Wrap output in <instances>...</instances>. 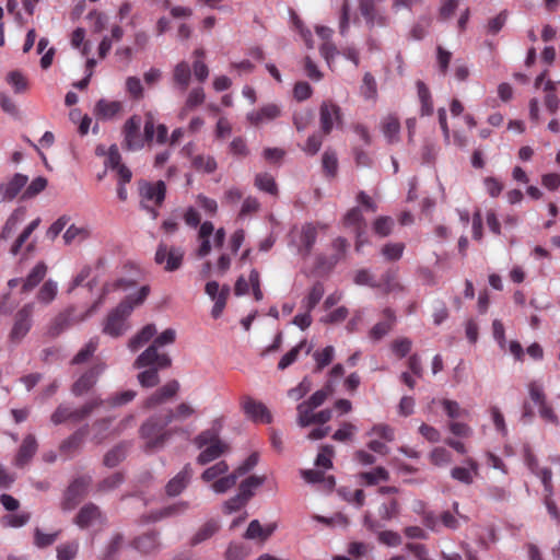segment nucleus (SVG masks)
Wrapping results in <instances>:
<instances>
[{
	"mask_svg": "<svg viewBox=\"0 0 560 560\" xmlns=\"http://www.w3.org/2000/svg\"><path fill=\"white\" fill-rule=\"evenodd\" d=\"M150 294V287L143 285L136 294L122 300L106 317L103 331L112 337H118L126 330V319L136 306L141 305Z\"/></svg>",
	"mask_w": 560,
	"mask_h": 560,
	"instance_id": "f257e3e1",
	"label": "nucleus"
},
{
	"mask_svg": "<svg viewBox=\"0 0 560 560\" xmlns=\"http://www.w3.org/2000/svg\"><path fill=\"white\" fill-rule=\"evenodd\" d=\"M176 339V331L173 328H167L161 332L135 361L136 369H142L149 365H158L160 368H170L172 359L165 352H159L158 348L172 345Z\"/></svg>",
	"mask_w": 560,
	"mask_h": 560,
	"instance_id": "f03ea898",
	"label": "nucleus"
},
{
	"mask_svg": "<svg viewBox=\"0 0 560 560\" xmlns=\"http://www.w3.org/2000/svg\"><path fill=\"white\" fill-rule=\"evenodd\" d=\"M140 206L155 220L159 217L158 208L161 207L166 196V185L163 180L139 183Z\"/></svg>",
	"mask_w": 560,
	"mask_h": 560,
	"instance_id": "7ed1b4c3",
	"label": "nucleus"
},
{
	"mask_svg": "<svg viewBox=\"0 0 560 560\" xmlns=\"http://www.w3.org/2000/svg\"><path fill=\"white\" fill-rule=\"evenodd\" d=\"M34 304H24L14 315L13 325L9 332L12 343H20L33 326Z\"/></svg>",
	"mask_w": 560,
	"mask_h": 560,
	"instance_id": "20e7f679",
	"label": "nucleus"
},
{
	"mask_svg": "<svg viewBox=\"0 0 560 560\" xmlns=\"http://www.w3.org/2000/svg\"><path fill=\"white\" fill-rule=\"evenodd\" d=\"M142 119L138 115H132L126 120L122 127L124 141L122 147L128 151H137L143 148L144 139L141 135Z\"/></svg>",
	"mask_w": 560,
	"mask_h": 560,
	"instance_id": "39448f33",
	"label": "nucleus"
},
{
	"mask_svg": "<svg viewBox=\"0 0 560 560\" xmlns=\"http://www.w3.org/2000/svg\"><path fill=\"white\" fill-rule=\"evenodd\" d=\"M164 421L160 424L156 420L150 419L145 423L141 425L140 433L141 436L148 440V447H159L162 446L172 435V431H165Z\"/></svg>",
	"mask_w": 560,
	"mask_h": 560,
	"instance_id": "423d86ee",
	"label": "nucleus"
},
{
	"mask_svg": "<svg viewBox=\"0 0 560 560\" xmlns=\"http://www.w3.org/2000/svg\"><path fill=\"white\" fill-rule=\"evenodd\" d=\"M342 114L340 107L331 101H324L319 107L320 132L327 136L332 128L341 124Z\"/></svg>",
	"mask_w": 560,
	"mask_h": 560,
	"instance_id": "0eeeda50",
	"label": "nucleus"
},
{
	"mask_svg": "<svg viewBox=\"0 0 560 560\" xmlns=\"http://www.w3.org/2000/svg\"><path fill=\"white\" fill-rule=\"evenodd\" d=\"M183 258L184 252L180 248L174 246L170 247L161 243L158 246L154 259L156 264L164 265L166 271H175L182 266Z\"/></svg>",
	"mask_w": 560,
	"mask_h": 560,
	"instance_id": "6e6552de",
	"label": "nucleus"
},
{
	"mask_svg": "<svg viewBox=\"0 0 560 560\" xmlns=\"http://www.w3.org/2000/svg\"><path fill=\"white\" fill-rule=\"evenodd\" d=\"M241 407L245 416L254 422L271 423L272 416L268 408L253 397L246 395L241 399Z\"/></svg>",
	"mask_w": 560,
	"mask_h": 560,
	"instance_id": "1a4fd4ad",
	"label": "nucleus"
},
{
	"mask_svg": "<svg viewBox=\"0 0 560 560\" xmlns=\"http://www.w3.org/2000/svg\"><path fill=\"white\" fill-rule=\"evenodd\" d=\"M90 476H82L74 479L70 486L68 487L62 506L65 510H72L77 506V504L81 501V499L85 495L89 486L91 485Z\"/></svg>",
	"mask_w": 560,
	"mask_h": 560,
	"instance_id": "9d476101",
	"label": "nucleus"
},
{
	"mask_svg": "<svg viewBox=\"0 0 560 560\" xmlns=\"http://www.w3.org/2000/svg\"><path fill=\"white\" fill-rule=\"evenodd\" d=\"M105 364L97 363L85 371L72 385V394L82 396L94 387L97 383L100 375L104 372Z\"/></svg>",
	"mask_w": 560,
	"mask_h": 560,
	"instance_id": "9b49d317",
	"label": "nucleus"
},
{
	"mask_svg": "<svg viewBox=\"0 0 560 560\" xmlns=\"http://www.w3.org/2000/svg\"><path fill=\"white\" fill-rule=\"evenodd\" d=\"M381 2L383 0H359L360 14L370 28L387 25V19L376 9V5Z\"/></svg>",
	"mask_w": 560,
	"mask_h": 560,
	"instance_id": "f8f14e48",
	"label": "nucleus"
},
{
	"mask_svg": "<svg viewBox=\"0 0 560 560\" xmlns=\"http://www.w3.org/2000/svg\"><path fill=\"white\" fill-rule=\"evenodd\" d=\"M28 182V177L26 175L16 173L14 174L8 183L0 185V203L5 201L13 200L23 188H25Z\"/></svg>",
	"mask_w": 560,
	"mask_h": 560,
	"instance_id": "ddd939ff",
	"label": "nucleus"
},
{
	"mask_svg": "<svg viewBox=\"0 0 560 560\" xmlns=\"http://www.w3.org/2000/svg\"><path fill=\"white\" fill-rule=\"evenodd\" d=\"M74 312L73 307H69L66 311L59 313L50 324L49 334L52 337L59 336L65 329L69 328L71 325L83 320L91 312L90 310L84 316L74 317L72 314Z\"/></svg>",
	"mask_w": 560,
	"mask_h": 560,
	"instance_id": "4468645a",
	"label": "nucleus"
},
{
	"mask_svg": "<svg viewBox=\"0 0 560 560\" xmlns=\"http://www.w3.org/2000/svg\"><path fill=\"white\" fill-rule=\"evenodd\" d=\"M37 448L38 444L35 435L27 434L19 447V451L13 459V464L19 468H23L31 462L37 452Z\"/></svg>",
	"mask_w": 560,
	"mask_h": 560,
	"instance_id": "2eb2a0df",
	"label": "nucleus"
},
{
	"mask_svg": "<svg viewBox=\"0 0 560 560\" xmlns=\"http://www.w3.org/2000/svg\"><path fill=\"white\" fill-rule=\"evenodd\" d=\"M179 383L176 380H172L167 382L165 385L156 389L148 399L145 400L147 408H153L160 404L165 402L166 400L172 399L179 390Z\"/></svg>",
	"mask_w": 560,
	"mask_h": 560,
	"instance_id": "dca6fc26",
	"label": "nucleus"
},
{
	"mask_svg": "<svg viewBox=\"0 0 560 560\" xmlns=\"http://www.w3.org/2000/svg\"><path fill=\"white\" fill-rule=\"evenodd\" d=\"M281 114V109L276 104H267L257 110H253L247 114V120L253 126H260L265 122L271 121L278 118Z\"/></svg>",
	"mask_w": 560,
	"mask_h": 560,
	"instance_id": "f3484780",
	"label": "nucleus"
},
{
	"mask_svg": "<svg viewBox=\"0 0 560 560\" xmlns=\"http://www.w3.org/2000/svg\"><path fill=\"white\" fill-rule=\"evenodd\" d=\"M192 476V469L190 464H186L184 468L172 478L166 487V494L170 497H176L182 493V491L187 487Z\"/></svg>",
	"mask_w": 560,
	"mask_h": 560,
	"instance_id": "a211bd4d",
	"label": "nucleus"
},
{
	"mask_svg": "<svg viewBox=\"0 0 560 560\" xmlns=\"http://www.w3.org/2000/svg\"><path fill=\"white\" fill-rule=\"evenodd\" d=\"M466 466H456L451 470V476L453 479L464 483L471 485L474 482L475 477L478 475L479 466L478 463L472 458H467L465 460Z\"/></svg>",
	"mask_w": 560,
	"mask_h": 560,
	"instance_id": "6ab92c4d",
	"label": "nucleus"
},
{
	"mask_svg": "<svg viewBox=\"0 0 560 560\" xmlns=\"http://www.w3.org/2000/svg\"><path fill=\"white\" fill-rule=\"evenodd\" d=\"M89 432V425L85 424L74 431L69 438L61 442L59 450L62 454L71 456L83 444V441Z\"/></svg>",
	"mask_w": 560,
	"mask_h": 560,
	"instance_id": "aec40b11",
	"label": "nucleus"
},
{
	"mask_svg": "<svg viewBox=\"0 0 560 560\" xmlns=\"http://www.w3.org/2000/svg\"><path fill=\"white\" fill-rule=\"evenodd\" d=\"M101 516H102V513H101L98 506H96L93 503H89L80 509L78 515L75 516L74 523L80 528H86L90 525H92L94 522L100 520Z\"/></svg>",
	"mask_w": 560,
	"mask_h": 560,
	"instance_id": "412c9836",
	"label": "nucleus"
},
{
	"mask_svg": "<svg viewBox=\"0 0 560 560\" xmlns=\"http://www.w3.org/2000/svg\"><path fill=\"white\" fill-rule=\"evenodd\" d=\"M229 445L224 442L214 443L212 445H207L202 448L201 453L197 457V463L199 465H206L210 462L218 459L220 456L225 454L229 451Z\"/></svg>",
	"mask_w": 560,
	"mask_h": 560,
	"instance_id": "4be33fe9",
	"label": "nucleus"
},
{
	"mask_svg": "<svg viewBox=\"0 0 560 560\" xmlns=\"http://www.w3.org/2000/svg\"><path fill=\"white\" fill-rule=\"evenodd\" d=\"M132 544L138 551L144 555L152 553L160 547L158 533L155 532H150L137 537Z\"/></svg>",
	"mask_w": 560,
	"mask_h": 560,
	"instance_id": "5701e85b",
	"label": "nucleus"
},
{
	"mask_svg": "<svg viewBox=\"0 0 560 560\" xmlns=\"http://www.w3.org/2000/svg\"><path fill=\"white\" fill-rule=\"evenodd\" d=\"M196 413L194 407L187 402H180L175 409H168L164 416V425H168L173 421H184Z\"/></svg>",
	"mask_w": 560,
	"mask_h": 560,
	"instance_id": "b1692460",
	"label": "nucleus"
},
{
	"mask_svg": "<svg viewBox=\"0 0 560 560\" xmlns=\"http://www.w3.org/2000/svg\"><path fill=\"white\" fill-rule=\"evenodd\" d=\"M104 405L102 398H93L77 409H70V421L77 423L88 418L95 409Z\"/></svg>",
	"mask_w": 560,
	"mask_h": 560,
	"instance_id": "393cba45",
	"label": "nucleus"
},
{
	"mask_svg": "<svg viewBox=\"0 0 560 560\" xmlns=\"http://www.w3.org/2000/svg\"><path fill=\"white\" fill-rule=\"evenodd\" d=\"M47 273V266L44 261H39L30 271L26 279L23 281L22 292H28L33 290L39 282L45 278Z\"/></svg>",
	"mask_w": 560,
	"mask_h": 560,
	"instance_id": "a878e982",
	"label": "nucleus"
},
{
	"mask_svg": "<svg viewBox=\"0 0 560 560\" xmlns=\"http://www.w3.org/2000/svg\"><path fill=\"white\" fill-rule=\"evenodd\" d=\"M190 78L191 69L188 62H178L173 70L174 84L178 86L182 90V92H185L190 83Z\"/></svg>",
	"mask_w": 560,
	"mask_h": 560,
	"instance_id": "bb28decb",
	"label": "nucleus"
},
{
	"mask_svg": "<svg viewBox=\"0 0 560 560\" xmlns=\"http://www.w3.org/2000/svg\"><path fill=\"white\" fill-rule=\"evenodd\" d=\"M317 231L314 225L305 224L301 231V246L300 253L306 257L311 254L312 248L316 242Z\"/></svg>",
	"mask_w": 560,
	"mask_h": 560,
	"instance_id": "cd10ccee",
	"label": "nucleus"
},
{
	"mask_svg": "<svg viewBox=\"0 0 560 560\" xmlns=\"http://www.w3.org/2000/svg\"><path fill=\"white\" fill-rule=\"evenodd\" d=\"M384 315H385V320L377 323L371 329L370 335H371V338L374 340H380L385 335H387L392 330L393 325L395 323L396 317L390 310H388V308L385 310Z\"/></svg>",
	"mask_w": 560,
	"mask_h": 560,
	"instance_id": "c85d7f7f",
	"label": "nucleus"
},
{
	"mask_svg": "<svg viewBox=\"0 0 560 560\" xmlns=\"http://www.w3.org/2000/svg\"><path fill=\"white\" fill-rule=\"evenodd\" d=\"M156 332L153 324L145 325L135 337L129 340L128 347L131 351H137L150 341Z\"/></svg>",
	"mask_w": 560,
	"mask_h": 560,
	"instance_id": "c756f323",
	"label": "nucleus"
},
{
	"mask_svg": "<svg viewBox=\"0 0 560 560\" xmlns=\"http://www.w3.org/2000/svg\"><path fill=\"white\" fill-rule=\"evenodd\" d=\"M121 110V104L117 101L100 100L95 106L96 115L102 119H110Z\"/></svg>",
	"mask_w": 560,
	"mask_h": 560,
	"instance_id": "7c9ffc66",
	"label": "nucleus"
},
{
	"mask_svg": "<svg viewBox=\"0 0 560 560\" xmlns=\"http://www.w3.org/2000/svg\"><path fill=\"white\" fill-rule=\"evenodd\" d=\"M91 236V231L85 225L71 224L63 234V240L67 245L74 242L81 243Z\"/></svg>",
	"mask_w": 560,
	"mask_h": 560,
	"instance_id": "2f4dec72",
	"label": "nucleus"
},
{
	"mask_svg": "<svg viewBox=\"0 0 560 560\" xmlns=\"http://www.w3.org/2000/svg\"><path fill=\"white\" fill-rule=\"evenodd\" d=\"M110 427V418H102L94 421V423L92 424V430L94 431L93 441L96 444H100L106 439H108L112 435Z\"/></svg>",
	"mask_w": 560,
	"mask_h": 560,
	"instance_id": "473e14b6",
	"label": "nucleus"
},
{
	"mask_svg": "<svg viewBox=\"0 0 560 560\" xmlns=\"http://www.w3.org/2000/svg\"><path fill=\"white\" fill-rule=\"evenodd\" d=\"M220 528L217 520L207 521L191 538V545H198L212 537Z\"/></svg>",
	"mask_w": 560,
	"mask_h": 560,
	"instance_id": "72a5a7b5",
	"label": "nucleus"
},
{
	"mask_svg": "<svg viewBox=\"0 0 560 560\" xmlns=\"http://www.w3.org/2000/svg\"><path fill=\"white\" fill-rule=\"evenodd\" d=\"M382 131L389 143L399 139L400 124L396 117L387 116L382 124Z\"/></svg>",
	"mask_w": 560,
	"mask_h": 560,
	"instance_id": "f704fd0d",
	"label": "nucleus"
},
{
	"mask_svg": "<svg viewBox=\"0 0 560 560\" xmlns=\"http://www.w3.org/2000/svg\"><path fill=\"white\" fill-rule=\"evenodd\" d=\"M275 526L264 528L258 520H254L249 523L247 530L244 534L246 539H260L266 540L273 532Z\"/></svg>",
	"mask_w": 560,
	"mask_h": 560,
	"instance_id": "c9c22d12",
	"label": "nucleus"
},
{
	"mask_svg": "<svg viewBox=\"0 0 560 560\" xmlns=\"http://www.w3.org/2000/svg\"><path fill=\"white\" fill-rule=\"evenodd\" d=\"M255 186L267 194H270L272 196L278 195V186L276 184V180L273 176L269 173H258L255 176Z\"/></svg>",
	"mask_w": 560,
	"mask_h": 560,
	"instance_id": "e433bc0d",
	"label": "nucleus"
},
{
	"mask_svg": "<svg viewBox=\"0 0 560 560\" xmlns=\"http://www.w3.org/2000/svg\"><path fill=\"white\" fill-rule=\"evenodd\" d=\"M265 481V477L259 476H249L245 480H243L238 487V494L242 495L246 501L254 495V489L261 486Z\"/></svg>",
	"mask_w": 560,
	"mask_h": 560,
	"instance_id": "4c0bfd02",
	"label": "nucleus"
},
{
	"mask_svg": "<svg viewBox=\"0 0 560 560\" xmlns=\"http://www.w3.org/2000/svg\"><path fill=\"white\" fill-rule=\"evenodd\" d=\"M265 481V477L259 476H249L245 480H243L238 487V494L242 495L246 501L254 495V489L261 486Z\"/></svg>",
	"mask_w": 560,
	"mask_h": 560,
	"instance_id": "58836bf2",
	"label": "nucleus"
},
{
	"mask_svg": "<svg viewBox=\"0 0 560 560\" xmlns=\"http://www.w3.org/2000/svg\"><path fill=\"white\" fill-rule=\"evenodd\" d=\"M149 369L138 374V381L142 387H154L160 383L159 371L165 368L149 365Z\"/></svg>",
	"mask_w": 560,
	"mask_h": 560,
	"instance_id": "ea45409f",
	"label": "nucleus"
},
{
	"mask_svg": "<svg viewBox=\"0 0 560 560\" xmlns=\"http://www.w3.org/2000/svg\"><path fill=\"white\" fill-rule=\"evenodd\" d=\"M418 90V96L421 102V115L430 116L433 113V104L431 100V93L422 81H417L416 83Z\"/></svg>",
	"mask_w": 560,
	"mask_h": 560,
	"instance_id": "a19ab883",
	"label": "nucleus"
},
{
	"mask_svg": "<svg viewBox=\"0 0 560 560\" xmlns=\"http://www.w3.org/2000/svg\"><path fill=\"white\" fill-rule=\"evenodd\" d=\"M24 215H25V210L22 209V208H19L16 210H14L11 215L8 218L4 226L2 228V231H1V234H0V237L2 240H8L12 233L14 232V230L16 229V225L23 221L24 219Z\"/></svg>",
	"mask_w": 560,
	"mask_h": 560,
	"instance_id": "79ce46f5",
	"label": "nucleus"
},
{
	"mask_svg": "<svg viewBox=\"0 0 560 560\" xmlns=\"http://www.w3.org/2000/svg\"><path fill=\"white\" fill-rule=\"evenodd\" d=\"M7 82L13 88L16 94L27 92L30 84L26 77L19 70L10 71L7 74Z\"/></svg>",
	"mask_w": 560,
	"mask_h": 560,
	"instance_id": "37998d69",
	"label": "nucleus"
},
{
	"mask_svg": "<svg viewBox=\"0 0 560 560\" xmlns=\"http://www.w3.org/2000/svg\"><path fill=\"white\" fill-rule=\"evenodd\" d=\"M334 392H335V388H334V386H332V382H331V381H328V382L326 383V385H325L322 389H319V390L315 392V393H314V394H313V395H312V396H311L306 401H304V402H305V404H307V405H310V407H311V408L315 409V408H317V407L322 406V405L325 402V400H326L329 396H331V395L334 394Z\"/></svg>",
	"mask_w": 560,
	"mask_h": 560,
	"instance_id": "c03bdc74",
	"label": "nucleus"
},
{
	"mask_svg": "<svg viewBox=\"0 0 560 560\" xmlns=\"http://www.w3.org/2000/svg\"><path fill=\"white\" fill-rule=\"evenodd\" d=\"M325 293L324 285L320 282L314 283L311 288L307 296L303 300V307L307 312H312L315 306L319 303Z\"/></svg>",
	"mask_w": 560,
	"mask_h": 560,
	"instance_id": "a18cd8bd",
	"label": "nucleus"
},
{
	"mask_svg": "<svg viewBox=\"0 0 560 560\" xmlns=\"http://www.w3.org/2000/svg\"><path fill=\"white\" fill-rule=\"evenodd\" d=\"M360 94L366 100L375 102L377 98V84L371 73H365L360 86Z\"/></svg>",
	"mask_w": 560,
	"mask_h": 560,
	"instance_id": "49530a36",
	"label": "nucleus"
},
{
	"mask_svg": "<svg viewBox=\"0 0 560 560\" xmlns=\"http://www.w3.org/2000/svg\"><path fill=\"white\" fill-rule=\"evenodd\" d=\"M238 478H240V476L234 470L233 472H231L229 475H223L221 478H219L214 482H212L211 489L215 493H225L228 490H230L231 488H233L236 485Z\"/></svg>",
	"mask_w": 560,
	"mask_h": 560,
	"instance_id": "de8ad7c7",
	"label": "nucleus"
},
{
	"mask_svg": "<svg viewBox=\"0 0 560 560\" xmlns=\"http://www.w3.org/2000/svg\"><path fill=\"white\" fill-rule=\"evenodd\" d=\"M316 34L325 40L320 47V52L328 60L336 51V47L328 42L332 34V30L327 26H316Z\"/></svg>",
	"mask_w": 560,
	"mask_h": 560,
	"instance_id": "09e8293b",
	"label": "nucleus"
},
{
	"mask_svg": "<svg viewBox=\"0 0 560 560\" xmlns=\"http://www.w3.org/2000/svg\"><path fill=\"white\" fill-rule=\"evenodd\" d=\"M229 471V465L224 460H220L212 465L211 467L207 468L202 475L201 479L205 482L215 481L217 479L221 478L223 475H225Z\"/></svg>",
	"mask_w": 560,
	"mask_h": 560,
	"instance_id": "8fccbe9b",
	"label": "nucleus"
},
{
	"mask_svg": "<svg viewBox=\"0 0 560 560\" xmlns=\"http://www.w3.org/2000/svg\"><path fill=\"white\" fill-rule=\"evenodd\" d=\"M192 166L199 172L211 174L217 170L218 164L213 156L198 154L192 159Z\"/></svg>",
	"mask_w": 560,
	"mask_h": 560,
	"instance_id": "3c124183",
	"label": "nucleus"
},
{
	"mask_svg": "<svg viewBox=\"0 0 560 560\" xmlns=\"http://www.w3.org/2000/svg\"><path fill=\"white\" fill-rule=\"evenodd\" d=\"M47 187V179L43 176L34 178L30 185L25 186L21 199L27 200L36 197Z\"/></svg>",
	"mask_w": 560,
	"mask_h": 560,
	"instance_id": "603ef678",
	"label": "nucleus"
},
{
	"mask_svg": "<svg viewBox=\"0 0 560 560\" xmlns=\"http://www.w3.org/2000/svg\"><path fill=\"white\" fill-rule=\"evenodd\" d=\"M395 222L393 218L382 215L375 219L373 222V231L380 237H386L392 234Z\"/></svg>",
	"mask_w": 560,
	"mask_h": 560,
	"instance_id": "864d4df0",
	"label": "nucleus"
},
{
	"mask_svg": "<svg viewBox=\"0 0 560 560\" xmlns=\"http://www.w3.org/2000/svg\"><path fill=\"white\" fill-rule=\"evenodd\" d=\"M221 442L223 441L220 439L219 432L214 429L205 430L194 439V444L200 450L207 445Z\"/></svg>",
	"mask_w": 560,
	"mask_h": 560,
	"instance_id": "5fc2aeb1",
	"label": "nucleus"
},
{
	"mask_svg": "<svg viewBox=\"0 0 560 560\" xmlns=\"http://www.w3.org/2000/svg\"><path fill=\"white\" fill-rule=\"evenodd\" d=\"M322 165L327 177H335L338 172V159L334 151L326 150L322 158Z\"/></svg>",
	"mask_w": 560,
	"mask_h": 560,
	"instance_id": "6e6d98bb",
	"label": "nucleus"
},
{
	"mask_svg": "<svg viewBox=\"0 0 560 560\" xmlns=\"http://www.w3.org/2000/svg\"><path fill=\"white\" fill-rule=\"evenodd\" d=\"M57 292V283L49 279L40 287L36 298L40 303L49 304L56 298Z\"/></svg>",
	"mask_w": 560,
	"mask_h": 560,
	"instance_id": "4d7b16f0",
	"label": "nucleus"
},
{
	"mask_svg": "<svg viewBox=\"0 0 560 560\" xmlns=\"http://www.w3.org/2000/svg\"><path fill=\"white\" fill-rule=\"evenodd\" d=\"M40 223V219L37 218L33 220L19 235V237L15 240L14 244L11 247V254L18 255L21 250V247L23 244L27 241V238L31 236V234L38 228Z\"/></svg>",
	"mask_w": 560,
	"mask_h": 560,
	"instance_id": "13d9d810",
	"label": "nucleus"
},
{
	"mask_svg": "<svg viewBox=\"0 0 560 560\" xmlns=\"http://www.w3.org/2000/svg\"><path fill=\"white\" fill-rule=\"evenodd\" d=\"M359 478L366 485H376L378 481H387L389 479L388 471L383 467H376L375 469L362 472Z\"/></svg>",
	"mask_w": 560,
	"mask_h": 560,
	"instance_id": "bf43d9fd",
	"label": "nucleus"
},
{
	"mask_svg": "<svg viewBox=\"0 0 560 560\" xmlns=\"http://www.w3.org/2000/svg\"><path fill=\"white\" fill-rule=\"evenodd\" d=\"M31 520V514L27 512H22L19 514H7L1 517V524L5 527L19 528L28 523Z\"/></svg>",
	"mask_w": 560,
	"mask_h": 560,
	"instance_id": "052dcab7",
	"label": "nucleus"
},
{
	"mask_svg": "<svg viewBox=\"0 0 560 560\" xmlns=\"http://www.w3.org/2000/svg\"><path fill=\"white\" fill-rule=\"evenodd\" d=\"M79 551L78 541H69L61 544L57 547V559L58 560H73Z\"/></svg>",
	"mask_w": 560,
	"mask_h": 560,
	"instance_id": "680f3d73",
	"label": "nucleus"
},
{
	"mask_svg": "<svg viewBox=\"0 0 560 560\" xmlns=\"http://www.w3.org/2000/svg\"><path fill=\"white\" fill-rule=\"evenodd\" d=\"M98 342L96 339H91L71 360L72 364H82L86 362L96 351Z\"/></svg>",
	"mask_w": 560,
	"mask_h": 560,
	"instance_id": "e2e57ef3",
	"label": "nucleus"
},
{
	"mask_svg": "<svg viewBox=\"0 0 560 560\" xmlns=\"http://www.w3.org/2000/svg\"><path fill=\"white\" fill-rule=\"evenodd\" d=\"M126 454V446L120 444L108 451L104 456V465L107 467L117 466L124 458Z\"/></svg>",
	"mask_w": 560,
	"mask_h": 560,
	"instance_id": "0e129e2a",
	"label": "nucleus"
},
{
	"mask_svg": "<svg viewBox=\"0 0 560 560\" xmlns=\"http://www.w3.org/2000/svg\"><path fill=\"white\" fill-rule=\"evenodd\" d=\"M404 249L405 245L402 243H387L382 247L381 254L386 260L395 261L400 259Z\"/></svg>",
	"mask_w": 560,
	"mask_h": 560,
	"instance_id": "69168bd1",
	"label": "nucleus"
},
{
	"mask_svg": "<svg viewBox=\"0 0 560 560\" xmlns=\"http://www.w3.org/2000/svg\"><path fill=\"white\" fill-rule=\"evenodd\" d=\"M206 95L202 88L192 89L185 103V107L182 112V116L186 114V110L192 109L205 102Z\"/></svg>",
	"mask_w": 560,
	"mask_h": 560,
	"instance_id": "338daca9",
	"label": "nucleus"
},
{
	"mask_svg": "<svg viewBox=\"0 0 560 560\" xmlns=\"http://www.w3.org/2000/svg\"><path fill=\"white\" fill-rule=\"evenodd\" d=\"M335 349L331 346H327L322 351H316L314 353V359L316 361V370L322 371L325 366H327L334 359Z\"/></svg>",
	"mask_w": 560,
	"mask_h": 560,
	"instance_id": "774afa93",
	"label": "nucleus"
}]
</instances>
